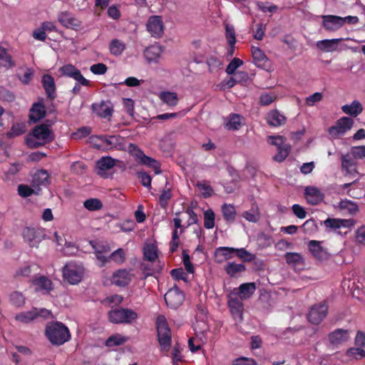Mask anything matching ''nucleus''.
<instances>
[{
	"instance_id": "nucleus-1",
	"label": "nucleus",
	"mask_w": 365,
	"mask_h": 365,
	"mask_svg": "<svg viewBox=\"0 0 365 365\" xmlns=\"http://www.w3.org/2000/svg\"><path fill=\"white\" fill-rule=\"evenodd\" d=\"M45 333L49 341L53 345H62L71 338L68 329L59 322L48 323Z\"/></svg>"
},
{
	"instance_id": "nucleus-2",
	"label": "nucleus",
	"mask_w": 365,
	"mask_h": 365,
	"mask_svg": "<svg viewBox=\"0 0 365 365\" xmlns=\"http://www.w3.org/2000/svg\"><path fill=\"white\" fill-rule=\"evenodd\" d=\"M53 139V135L49 128L46 125L35 127L31 133L26 138V143L30 148H37L45 145Z\"/></svg>"
},
{
	"instance_id": "nucleus-3",
	"label": "nucleus",
	"mask_w": 365,
	"mask_h": 365,
	"mask_svg": "<svg viewBox=\"0 0 365 365\" xmlns=\"http://www.w3.org/2000/svg\"><path fill=\"white\" fill-rule=\"evenodd\" d=\"M128 151L138 163L145 165L153 169L156 175L161 173L160 163L156 160L145 155L143 151L136 145L130 143L128 147Z\"/></svg>"
},
{
	"instance_id": "nucleus-4",
	"label": "nucleus",
	"mask_w": 365,
	"mask_h": 365,
	"mask_svg": "<svg viewBox=\"0 0 365 365\" xmlns=\"http://www.w3.org/2000/svg\"><path fill=\"white\" fill-rule=\"evenodd\" d=\"M138 317V313L128 308L115 309L108 312L109 321L113 324H131Z\"/></svg>"
},
{
	"instance_id": "nucleus-5",
	"label": "nucleus",
	"mask_w": 365,
	"mask_h": 365,
	"mask_svg": "<svg viewBox=\"0 0 365 365\" xmlns=\"http://www.w3.org/2000/svg\"><path fill=\"white\" fill-rule=\"evenodd\" d=\"M156 327L160 346L163 350L168 351L171 345V333L164 316L157 318Z\"/></svg>"
},
{
	"instance_id": "nucleus-6",
	"label": "nucleus",
	"mask_w": 365,
	"mask_h": 365,
	"mask_svg": "<svg viewBox=\"0 0 365 365\" xmlns=\"http://www.w3.org/2000/svg\"><path fill=\"white\" fill-rule=\"evenodd\" d=\"M84 268L81 264L71 262L66 264L63 270V279L71 284L79 283L83 276Z\"/></svg>"
},
{
	"instance_id": "nucleus-7",
	"label": "nucleus",
	"mask_w": 365,
	"mask_h": 365,
	"mask_svg": "<svg viewBox=\"0 0 365 365\" xmlns=\"http://www.w3.org/2000/svg\"><path fill=\"white\" fill-rule=\"evenodd\" d=\"M269 143L277 147V153L273 157L276 162H283L289 155L291 150V145L285 143V138L281 135L268 136Z\"/></svg>"
},
{
	"instance_id": "nucleus-8",
	"label": "nucleus",
	"mask_w": 365,
	"mask_h": 365,
	"mask_svg": "<svg viewBox=\"0 0 365 365\" xmlns=\"http://www.w3.org/2000/svg\"><path fill=\"white\" fill-rule=\"evenodd\" d=\"M51 315V312L48 309H38L37 308H33L30 311L23 312L17 314L15 316V319L20 323L28 324L37 319L38 317H41L46 319L48 318Z\"/></svg>"
},
{
	"instance_id": "nucleus-9",
	"label": "nucleus",
	"mask_w": 365,
	"mask_h": 365,
	"mask_svg": "<svg viewBox=\"0 0 365 365\" xmlns=\"http://www.w3.org/2000/svg\"><path fill=\"white\" fill-rule=\"evenodd\" d=\"M353 125V119L348 117H342L336 121L335 125L329 128V133L332 138H338L349 130Z\"/></svg>"
},
{
	"instance_id": "nucleus-10",
	"label": "nucleus",
	"mask_w": 365,
	"mask_h": 365,
	"mask_svg": "<svg viewBox=\"0 0 365 365\" xmlns=\"http://www.w3.org/2000/svg\"><path fill=\"white\" fill-rule=\"evenodd\" d=\"M58 71L62 76L71 78L81 83V86H89V81L83 77L80 70L71 63H67L60 67Z\"/></svg>"
},
{
	"instance_id": "nucleus-11",
	"label": "nucleus",
	"mask_w": 365,
	"mask_h": 365,
	"mask_svg": "<svg viewBox=\"0 0 365 365\" xmlns=\"http://www.w3.org/2000/svg\"><path fill=\"white\" fill-rule=\"evenodd\" d=\"M120 137L116 135L92 136L91 138V143L97 148H101L104 145L108 149L118 148L120 146Z\"/></svg>"
},
{
	"instance_id": "nucleus-12",
	"label": "nucleus",
	"mask_w": 365,
	"mask_h": 365,
	"mask_svg": "<svg viewBox=\"0 0 365 365\" xmlns=\"http://www.w3.org/2000/svg\"><path fill=\"white\" fill-rule=\"evenodd\" d=\"M133 277L131 269H119L113 273L110 282L118 287H125L131 282Z\"/></svg>"
},
{
	"instance_id": "nucleus-13",
	"label": "nucleus",
	"mask_w": 365,
	"mask_h": 365,
	"mask_svg": "<svg viewBox=\"0 0 365 365\" xmlns=\"http://www.w3.org/2000/svg\"><path fill=\"white\" fill-rule=\"evenodd\" d=\"M164 298L168 307L173 309H177L182 305L185 299V296L178 287H174L167 292Z\"/></svg>"
},
{
	"instance_id": "nucleus-14",
	"label": "nucleus",
	"mask_w": 365,
	"mask_h": 365,
	"mask_svg": "<svg viewBox=\"0 0 365 365\" xmlns=\"http://www.w3.org/2000/svg\"><path fill=\"white\" fill-rule=\"evenodd\" d=\"M342 40L343 38L320 40L317 41L316 46L319 50L327 53H332L337 51H339L348 48L346 46L339 44Z\"/></svg>"
},
{
	"instance_id": "nucleus-15",
	"label": "nucleus",
	"mask_w": 365,
	"mask_h": 365,
	"mask_svg": "<svg viewBox=\"0 0 365 365\" xmlns=\"http://www.w3.org/2000/svg\"><path fill=\"white\" fill-rule=\"evenodd\" d=\"M43 235V229L39 227H26L23 231L24 239L31 247H36Z\"/></svg>"
},
{
	"instance_id": "nucleus-16",
	"label": "nucleus",
	"mask_w": 365,
	"mask_h": 365,
	"mask_svg": "<svg viewBox=\"0 0 365 365\" xmlns=\"http://www.w3.org/2000/svg\"><path fill=\"white\" fill-rule=\"evenodd\" d=\"M327 311L328 307L325 304H315L309 311L308 319L312 324H318L326 317Z\"/></svg>"
},
{
	"instance_id": "nucleus-17",
	"label": "nucleus",
	"mask_w": 365,
	"mask_h": 365,
	"mask_svg": "<svg viewBox=\"0 0 365 365\" xmlns=\"http://www.w3.org/2000/svg\"><path fill=\"white\" fill-rule=\"evenodd\" d=\"M148 31L154 38H159L163 33V23L162 19L159 16H150L146 24Z\"/></svg>"
},
{
	"instance_id": "nucleus-18",
	"label": "nucleus",
	"mask_w": 365,
	"mask_h": 365,
	"mask_svg": "<svg viewBox=\"0 0 365 365\" xmlns=\"http://www.w3.org/2000/svg\"><path fill=\"white\" fill-rule=\"evenodd\" d=\"M163 52V47L158 43H155L147 47L143 52V55L149 64H158L160 62Z\"/></svg>"
},
{
	"instance_id": "nucleus-19",
	"label": "nucleus",
	"mask_w": 365,
	"mask_h": 365,
	"mask_svg": "<svg viewBox=\"0 0 365 365\" xmlns=\"http://www.w3.org/2000/svg\"><path fill=\"white\" fill-rule=\"evenodd\" d=\"M322 242L310 240L308 242V248L312 255L319 260H326L329 258L327 249L322 245Z\"/></svg>"
},
{
	"instance_id": "nucleus-20",
	"label": "nucleus",
	"mask_w": 365,
	"mask_h": 365,
	"mask_svg": "<svg viewBox=\"0 0 365 365\" xmlns=\"http://www.w3.org/2000/svg\"><path fill=\"white\" fill-rule=\"evenodd\" d=\"M242 299L231 294L228 299V307L231 314L236 322L242 321L243 303Z\"/></svg>"
},
{
	"instance_id": "nucleus-21",
	"label": "nucleus",
	"mask_w": 365,
	"mask_h": 365,
	"mask_svg": "<svg viewBox=\"0 0 365 365\" xmlns=\"http://www.w3.org/2000/svg\"><path fill=\"white\" fill-rule=\"evenodd\" d=\"M58 20L61 25L68 29L76 31H78L81 29V21L68 12L64 11L59 14L58 16Z\"/></svg>"
},
{
	"instance_id": "nucleus-22",
	"label": "nucleus",
	"mask_w": 365,
	"mask_h": 365,
	"mask_svg": "<svg viewBox=\"0 0 365 365\" xmlns=\"http://www.w3.org/2000/svg\"><path fill=\"white\" fill-rule=\"evenodd\" d=\"M322 26L328 31H336L344 26L342 17L335 15H323Z\"/></svg>"
},
{
	"instance_id": "nucleus-23",
	"label": "nucleus",
	"mask_w": 365,
	"mask_h": 365,
	"mask_svg": "<svg viewBox=\"0 0 365 365\" xmlns=\"http://www.w3.org/2000/svg\"><path fill=\"white\" fill-rule=\"evenodd\" d=\"M341 170L345 175H355L357 173L356 163L352 155V153L344 154L341 157Z\"/></svg>"
},
{
	"instance_id": "nucleus-24",
	"label": "nucleus",
	"mask_w": 365,
	"mask_h": 365,
	"mask_svg": "<svg viewBox=\"0 0 365 365\" xmlns=\"http://www.w3.org/2000/svg\"><path fill=\"white\" fill-rule=\"evenodd\" d=\"M305 198L309 204L317 205L323 201L324 195L317 187L313 186L307 187L304 190Z\"/></svg>"
},
{
	"instance_id": "nucleus-25",
	"label": "nucleus",
	"mask_w": 365,
	"mask_h": 365,
	"mask_svg": "<svg viewBox=\"0 0 365 365\" xmlns=\"http://www.w3.org/2000/svg\"><path fill=\"white\" fill-rule=\"evenodd\" d=\"M252 54L253 61L257 67L265 70H268L269 68V60L259 48L252 47Z\"/></svg>"
},
{
	"instance_id": "nucleus-26",
	"label": "nucleus",
	"mask_w": 365,
	"mask_h": 365,
	"mask_svg": "<svg viewBox=\"0 0 365 365\" xmlns=\"http://www.w3.org/2000/svg\"><path fill=\"white\" fill-rule=\"evenodd\" d=\"M235 250L234 247H219L215 249L214 253L215 261L221 264L225 261L232 259L234 257Z\"/></svg>"
},
{
	"instance_id": "nucleus-27",
	"label": "nucleus",
	"mask_w": 365,
	"mask_h": 365,
	"mask_svg": "<svg viewBox=\"0 0 365 365\" xmlns=\"http://www.w3.org/2000/svg\"><path fill=\"white\" fill-rule=\"evenodd\" d=\"M245 124L244 118L236 113L230 114L226 119L225 128L229 130H237Z\"/></svg>"
},
{
	"instance_id": "nucleus-28",
	"label": "nucleus",
	"mask_w": 365,
	"mask_h": 365,
	"mask_svg": "<svg viewBox=\"0 0 365 365\" xmlns=\"http://www.w3.org/2000/svg\"><path fill=\"white\" fill-rule=\"evenodd\" d=\"M349 339V333L346 329H338L329 334V340L333 345H339Z\"/></svg>"
},
{
	"instance_id": "nucleus-29",
	"label": "nucleus",
	"mask_w": 365,
	"mask_h": 365,
	"mask_svg": "<svg viewBox=\"0 0 365 365\" xmlns=\"http://www.w3.org/2000/svg\"><path fill=\"white\" fill-rule=\"evenodd\" d=\"M93 110L101 118H107L112 115L113 109L109 102H101L92 105Z\"/></svg>"
},
{
	"instance_id": "nucleus-30",
	"label": "nucleus",
	"mask_w": 365,
	"mask_h": 365,
	"mask_svg": "<svg viewBox=\"0 0 365 365\" xmlns=\"http://www.w3.org/2000/svg\"><path fill=\"white\" fill-rule=\"evenodd\" d=\"M41 83L43 87L50 98H54L56 96V84L54 78L48 74L42 76Z\"/></svg>"
},
{
	"instance_id": "nucleus-31",
	"label": "nucleus",
	"mask_w": 365,
	"mask_h": 365,
	"mask_svg": "<svg viewBox=\"0 0 365 365\" xmlns=\"http://www.w3.org/2000/svg\"><path fill=\"white\" fill-rule=\"evenodd\" d=\"M341 110L351 117H356L363 111V106L359 101H353L350 104H345Z\"/></svg>"
},
{
	"instance_id": "nucleus-32",
	"label": "nucleus",
	"mask_w": 365,
	"mask_h": 365,
	"mask_svg": "<svg viewBox=\"0 0 365 365\" xmlns=\"http://www.w3.org/2000/svg\"><path fill=\"white\" fill-rule=\"evenodd\" d=\"M256 285L254 282L243 283L240 285L237 295L241 299H249L255 292Z\"/></svg>"
},
{
	"instance_id": "nucleus-33",
	"label": "nucleus",
	"mask_w": 365,
	"mask_h": 365,
	"mask_svg": "<svg viewBox=\"0 0 365 365\" xmlns=\"http://www.w3.org/2000/svg\"><path fill=\"white\" fill-rule=\"evenodd\" d=\"M158 98L162 102L170 107H174L178 105L179 98L177 93L164 91L158 93Z\"/></svg>"
},
{
	"instance_id": "nucleus-34",
	"label": "nucleus",
	"mask_w": 365,
	"mask_h": 365,
	"mask_svg": "<svg viewBox=\"0 0 365 365\" xmlns=\"http://www.w3.org/2000/svg\"><path fill=\"white\" fill-rule=\"evenodd\" d=\"M267 120L269 125L277 127L285 123L286 118L278 110H274L267 114Z\"/></svg>"
},
{
	"instance_id": "nucleus-35",
	"label": "nucleus",
	"mask_w": 365,
	"mask_h": 365,
	"mask_svg": "<svg viewBox=\"0 0 365 365\" xmlns=\"http://www.w3.org/2000/svg\"><path fill=\"white\" fill-rule=\"evenodd\" d=\"M46 114L44 106L41 103H36L30 110V120L33 122H37L42 119Z\"/></svg>"
},
{
	"instance_id": "nucleus-36",
	"label": "nucleus",
	"mask_w": 365,
	"mask_h": 365,
	"mask_svg": "<svg viewBox=\"0 0 365 365\" xmlns=\"http://www.w3.org/2000/svg\"><path fill=\"white\" fill-rule=\"evenodd\" d=\"M224 269L226 273L231 277H237L240 273L246 269L243 264H237L234 262H228Z\"/></svg>"
},
{
	"instance_id": "nucleus-37",
	"label": "nucleus",
	"mask_w": 365,
	"mask_h": 365,
	"mask_svg": "<svg viewBox=\"0 0 365 365\" xmlns=\"http://www.w3.org/2000/svg\"><path fill=\"white\" fill-rule=\"evenodd\" d=\"M284 258L287 263L294 267H300L304 264L302 255L298 252H287Z\"/></svg>"
},
{
	"instance_id": "nucleus-38",
	"label": "nucleus",
	"mask_w": 365,
	"mask_h": 365,
	"mask_svg": "<svg viewBox=\"0 0 365 365\" xmlns=\"http://www.w3.org/2000/svg\"><path fill=\"white\" fill-rule=\"evenodd\" d=\"M33 283L38 291L49 292L53 289L51 281L46 277H40L34 279Z\"/></svg>"
},
{
	"instance_id": "nucleus-39",
	"label": "nucleus",
	"mask_w": 365,
	"mask_h": 365,
	"mask_svg": "<svg viewBox=\"0 0 365 365\" xmlns=\"http://www.w3.org/2000/svg\"><path fill=\"white\" fill-rule=\"evenodd\" d=\"M48 182L49 175L45 170H38L33 175L32 182L35 185H46Z\"/></svg>"
},
{
	"instance_id": "nucleus-40",
	"label": "nucleus",
	"mask_w": 365,
	"mask_h": 365,
	"mask_svg": "<svg viewBox=\"0 0 365 365\" xmlns=\"http://www.w3.org/2000/svg\"><path fill=\"white\" fill-rule=\"evenodd\" d=\"M222 213L227 222H233L235 220L237 212L233 205L224 203L222 205Z\"/></svg>"
},
{
	"instance_id": "nucleus-41",
	"label": "nucleus",
	"mask_w": 365,
	"mask_h": 365,
	"mask_svg": "<svg viewBox=\"0 0 365 365\" xmlns=\"http://www.w3.org/2000/svg\"><path fill=\"white\" fill-rule=\"evenodd\" d=\"M126 48L125 43L118 38L113 39L109 44V50L112 55L120 56Z\"/></svg>"
},
{
	"instance_id": "nucleus-42",
	"label": "nucleus",
	"mask_w": 365,
	"mask_h": 365,
	"mask_svg": "<svg viewBox=\"0 0 365 365\" xmlns=\"http://www.w3.org/2000/svg\"><path fill=\"white\" fill-rule=\"evenodd\" d=\"M9 300L10 304L16 308L22 307L26 302L24 295L19 291L11 292L9 295Z\"/></svg>"
},
{
	"instance_id": "nucleus-43",
	"label": "nucleus",
	"mask_w": 365,
	"mask_h": 365,
	"mask_svg": "<svg viewBox=\"0 0 365 365\" xmlns=\"http://www.w3.org/2000/svg\"><path fill=\"white\" fill-rule=\"evenodd\" d=\"M116 161L115 159L110 156H105L99 159L96 165L99 170L104 172L113 168L115 165Z\"/></svg>"
},
{
	"instance_id": "nucleus-44",
	"label": "nucleus",
	"mask_w": 365,
	"mask_h": 365,
	"mask_svg": "<svg viewBox=\"0 0 365 365\" xmlns=\"http://www.w3.org/2000/svg\"><path fill=\"white\" fill-rule=\"evenodd\" d=\"M144 258L150 262L155 261L158 257V250L154 244H148L143 248Z\"/></svg>"
},
{
	"instance_id": "nucleus-45",
	"label": "nucleus",
	"mask_w": 365,
	"mask_h": 365,
	"mask_svg": "<svg viewBox=\"0 0 365 365\" xmlns=\"http://www.w3.org/2000/svg\"><path fill=\"white\" fill-rule=\"evenodd\" d=\"M242 217L249 222H257L260 218L258 206L253 204L250 210L242 213Z\"/></svg>"
},
{
	"instance_id": "nucleus-46",
	"label": "nucleus",
	"mask_w": 365,
	"mask_h": 365,
	"mask_svg": "<svg viewBox=\"0 0 365 365\" xmlns=\"http://www.w3.org/2000/svg\"><path fill=\"white\" fill-rule=\"evenodd\" d=\"M129 339L128 336L116 334L110 336L106 341V346L108 347H112L115 346H119L125 344Z\"/></svg>"
},
{
	"instance_id": "nucleus-47",
	"label": "nucleus",
	"mask_w": 365,
	"mask_h": 365,
	"mask_svg": "<svg viewBox=\"0 0 365 365\" xmlns=\"http://www.w3.org/2000/svg\"><path fill=\"white\" fill-rule=\"evenodd\" d=\"M168 182L165 187L162 190L161 194L159 196V203L160 206L165 208L168 205V201L171 199L173 194L170 187H168Z\"/></svg>"
},
{
	"instance_id": "nucleus-48",
	"label": "nucleus",
	"mask_w": 365,
	"mask_h": 365,
	"mask_svg": "<svg viewBox=\"0 0 365 365\" xmlns=\"http://www.w3.org/2000/svg\"><path fill=\"white\" fill-rule=\"evenodd\" d=\"M110 261L120 265L125 261V252L122 248H118L110 255Z\"/></svg>"
},
{
	"instance_id": "nucleus-49",
	"label": "nucleus",
	"mask_w": 365,
	"mask_h": 365,
	"mask_svg": "<svg viewBox=\"0 0 365 365\" xmlns=\"http://www.w3.org/2000/svg\"><path fill=\"white\" fill-rule=\"evenodd\" d=\"M197 187L198 188V190L200 193V195L205 197L207 198L212 196L213 193L212 188L211 187L209 182L206 181H200L197 183Z\"/></svg>"
},
{
	"instance_id": "nucleus-50",
	"label": "nucleus",
	"mask_w": 365,
	"mask_h": 365,
	"mask_svg": "<svg viewBox=\"0 0 365 365\" xmlns=\"http://www.w3.org/2000/svg\"><path fill=\"white\" fill-rule=\"evenodd\" d=\"M14 66V63L6 49L0 48V66L10 68Z\"/></svg>"
},
{
	"instance_id": "nucleus-51",
	"label": "nucleus",
	"mask_w": 365,
	"mask_h": 365,
	"mask_svg": "<svg viewBox=\"0 0 365 365\" xmlns=\"http://www.w3.org/2000/svg\"><path fill=\"white\" fill-rule=\"evenodd\" d=\"M225 36L230 46L232 48L235 47L236 35L235 28L232 25L228 24L225 25Z\"/></svg>"
},
{
	"instance_id": "nucleus-52",
	"label": "nucleus",
	"mask_w": 365,
	"mask_h": 365,
	"mask_svg": "<svg viewBox=\"0 0 365 365\" xmlns=\"http://www.w3.org/2000/svg\"><path fill=\"white\" fill-rule=\"evenodd\" d=\"M215 212L211 210L208 209L204 212V227L206 229H212L215 227Z\"/></svg>"
},
{
	"instance_id": "nucleus-53",
	"label": "nucleus",
	"mask_w": 365,
	"mask_h": 365,
	"mask_svg": "<svg viewBox=\"0 0 365 365\" xmlns=\"http://www.w3.org/2000/svg\"><path fill=\"white\" fill-rule=\"evenodd\" d=\"M339 206L341 209L347 210L352 215L356 214L359 211L357 204L351 200H342L339 203Z\"/></svg>"
},
{
	"instance_id": "nucleus-54",
	"label": "nucleus",
	"mask_w": 365,
	"mask_h": 365,
	"mask_svg": "<svg viewBox=\"0 0 365 365\" xmlns=\"http://www.w3.org/2000/svg\"><path fill=\"white\" fill-rule=\"evenodd\" d=\"M84 207L88 210L89 211H96L101 209L103 207L102 202L101 200L96 198H91L86 200L83 202Z\"/></svg>"
},
{
	"instance_id": "nucleus-55",
	"label": "nucleus",
	"mask_w": 365,
	"mask_h": 365,
	"mask_svg": "<svg viewBox=\"0 0 365 365\" xmlns=\"http://www.w3.org/2000/svg\"><path fill=\"white\" fill-rule=\"evenodd\" d=\"M26 130V125L23 123H17L13 125L11 130L8 133L9 138L18 136L23 134Z\"/></svg>"
},
{
	"instance_id": "nucleus-56",
	"label": "nucleus",
	"mask_w": 365,
	"mask_h": 365,
	"mask_svg": "<svg viewBox=\"0 0 365 365\" xmlns=\"http://www.w3.org/2000/svg\"><path fill=\"white\" fill-rule=\"evenodd\" d=\"M346 355L355 359H361L365 357V351L359 347L350 348L347 350Z\"/></svg>"
},
{
	"instance_id": "nucleus-57",
	"label": "nucleus",
	"mask_w": 365,
	"mask_h": 365,
	"mask_svg": "<svg viewBox=\"0 0 365 365\" xmlns=\"http://www.w3.org/2000/svg\"><path fill=\"white\" fill-rule=\"evenodd\" d=\"M235 253L243 261L251 262L255 258L253 254L247 252L245 248H235Z\"/></svg>"
},
{
	"instance_id": "nucleus-58",
	"label": "nucleus",
	"mask_w": 365,
	"mask_h": 365,
	"mask_svg": "<svg viewBox=\"0 0 365 365\" xmlns=\"http://www.w3.org/2000/svg\"><path fill=\"white\" fill-rule=\"evenodd\" d=\"M243 64V61L238 58H234L226 68L227 74H234L236 70Z\"/></svg>"
},
{
	"instance_id": "nucleus-59",
	"label": "nucleus",
	"mask_w": 365,
	"mask_h": 365,
	"mask_svg": "<svg viewBox=\"0 0 365 365\" xmlns=\"http://www.w3.org/2000/svg\"><path fill=\"white\" fill-rule=\"evenodd\" d=\"M172 277L176 280H182L185 282H188V275L185 273L182 268L173 269L171 271Z\"/></svg>"
},
{
	"instance_id": "nucleus-60",
	"label": "nucleus",
	"mask_w": 365,
	"mask_h": 365,
	"mask_svg": "<svg viewBox=\"0 0 365 365\" xmlns=\"http://www.w3.org/2000/svg\"><path fill=\"white\" fill-rule=\"evenodd\" d=\"M182 255L183 264L187 272L189 274H193L195 272V267L190 261V255L185 251L182 252Z\"/></svg>"
},
{
	"instance_id": "nucleus-61",
	"label": "nucleus",
	"mask_w": 365,
	"mask_h": 365,
	"mask_svg": "<svg viewBox=\"0 0 365 365\" xmlns=\"http://www.w3.org/2000/svg\"><path fill=\"white\" fill-rule=\"evenodd\" d=\"M323 98V95L320 92H316L312 95L306 98V104L309 106H314L317 103L321 101Z\"/></svg>"
},
{
	"instance_id": "nucleus-62",
	"label": "nucleus",
	"mask_w": 365,
	"mask_h": 365,
	"mask_svg": "<svg viewBox=\"0 0 365 365\" xmlns=\"http://www.w3.org/2000/svg\"><path fill=\"white\" fill-rule=\"evenodd\" d=\"M355 241L359 244L365 243V225H361L356 230Z\"/></svg>"
},
{
	"instance_id": "nucleus-63",
	"label": "nucleus",
	"mask_w": 365,
	"mask_h": 365,
	"mask_svg": "<svg viewBox=\"0 0 365 365\" xmlns=\"http://www.w3.org/2000/svg\"><path fill=\"white\" fill-rule=\"evenodd\" d=\"M351 153L356 159H364L365 158V145L354 147L351 149Z\"/></svg>"
},
{
	"instance_id": "nucleus-64",
	"label": "nucleus",
	"mask_w": 365,
	"mask_h": 365,
	"mask_svg": "<svg viewBox=\"0 0 365 365\" xmlns=\"http://www.w3.org/2000/svg\"><path fill=\"white\" fill-rule=\"evenodd\" d=\"M232 365H257V363L251 358L240 357L233 360Z\"/></svg>"
}]
</instances>
